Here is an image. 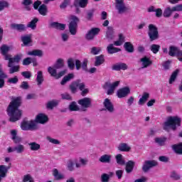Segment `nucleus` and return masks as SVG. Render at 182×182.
Listing matches in <instances>:
<instances>
[{"mask_svg": "<svg viewBox=\"0 0 182 182\" xmlns=\"http://www.w3.org/2000/svg\"><path fill=\"white\" fill-rule=\"evenodd\" d=\"M171 178H173V180H180L181 178V176L177 173L176 171H173L171 173Z\"/></svg>", "mask_w": 182, "mask_h": 182, "instance_id": "obj_61", "label": "nucleus"}, {"mask_svg": "<svg viewBox=\"0 0 182 182\" xmlns=\"http://www.w3.org/2000/svg\"><path fill=\"white\" fill-rule=\"evenodd\" d=\"M150 97V94L149 92H144L142 97L139 99V105L140 106H143L144 103H146L148 99Z\"/></svg>", "mask_w": 182, "mask_h": 182, "instance_id": "obj_28", "label": "nucleus"}, {"mask_svg": "<svg viewBox=\"0 0 182 182\" xmlns=\"http://www.w3.org/2000/svg\"><path fill=\"white\" fill-rule=\"evenodd\" d=\"M177 52H178V48L173 46H171L169 47V51H168L169 56H176Z\"/></svg>", "mask_w": 182, "mask_h": 182, "instance_id": "obj_45", "label": "nucleus"}, {"mask_svg": "<svg viewBox=\"0 0 182 182\" xmlns=\"http://www.w3.org/2000/svg\"><path fill=\"white\" fill-rule=\"evenodd\" d=\"M70 23L68 26L70 33L71 35H75L77 32V23H79V18L74 15H70L69 16Z\"/></svg>", "mask_w": 182, "mask_h": 182, "instance_id": "obj_4", "label": "nucleus"}, {"mask_svg": "<svg viewBox=\"0 0 182 182\" xmlns=\"http://www.w3.org/2000/svg\"><path fill=\"white\" fill-rule=\"evenodd\" d=\"M124 36L123 34L120 33L119 34V39L117 41L114 42V46H122V43H124Z\"/></svg>", "mask_w": 182, "mask_h": 182, "instance_id": "obj_39", "label": "nucleus"}, {"mask_svg": "<svg viewBox=\"0 0 182 182\" xmlns=\"http://www.w3.org/2000/svg\"><path fill=\"white\" fill-rule=\"evenodd\" d=\"M178 72H180L178 70H176L171 75V77L169 79V84L171 85L174 83L176 81V79H177V76L178 75Z\"/></svg>", "mask_w": 182, "mask_h": 182, "instance_id": "obj_46", "label": "nucleus"}, {"mask_svg": "<svg viewBox=\"0 0 182 182\" xmlns=\"http://www.w3.org/2000/svg\"><path fill=\"white\" fill-rule=\"evenodd\" d=\"M27 54L29 56H38L40 58L43 56V52L41 50H33L32 51H28Z\"/></svg>", "mask_w": 182, "mask_h": 182, "instance_id": "obj_32", "label": "nucleus"}, {"mask_svg": "<svg viewBox=\"0 0 182 182\" xmlns=\"http://www.w3.org/2000/svg\"><path fill=\"white\" fill-rule=\"evenodd\" d=\"M50 25L51 28H55V29H58L59 31H65L66 28V24L58 22H52Z\"/></svg>", "mask_w": 182, "mask_h": 182, "instance_id": "obj_24", "label": "nucleus"}, {"mask_svg": "<svg viewBox=\"0 0 182 182\" xmlns=\"http://www.w3.org/2000/svg\"><path fill=\"white\" fill-rule=\"evenodd\" d=\"M172 149L177 154H182V143L173 145Z\"/></svg>", "mask_w": 182, "mask_h": 182, "instance_id": "obj_40", "label": "nucleus"}, {"mask_svg": "<svg viewBox=\"0 0 182 182\" xmlns=\"http://www.w3.org/2000/svg\"><path fill=\"white\" fill-rule=\"evenodd\" d=\"M148 36L150 42L153 41H157L160 36L159 35V29L154 24H149L148 26Z\"/></svg>", "mask_w": 182, "mask_h": 182, "instance_id": "obj_5", "label": "nucleus"}, {"mask_svg": "<svg viewBox=\"0 0 182 182\" xmlns=\"http://www.w3.org/2000/svg\"><path fill=\"white\" fill-rule=\"evenodd\" d=\"M9 168H11V166H6L5 165L0 166V176L1 178L6 177V173H8Z\"/></svg>", "mask_w": 182, "mask_h": 182, "instance_id": "obj_26", "label": "nucleus"}, {"mask_svg": "<svg viewBox=\"0 0 182 182\" xmlns=\"http://www.w3.org/2000/svg\"><path fill=\"white\" fill-rule=\"evenodd\" d=\"M156 166H157V162L154 160L145 161L142 166V171L144 173H149L150 168H153V167H156Z\"/></svg>", "mask_w": 182, "mask_h": 182, "instance_id": "obj_11", "label": "nucleus"}, {"mask_svg": "<svg viewBox=\"0 0 182 182\" xmlns=\"http://www.w3.org/2000/svg\"><path fill=\"white\" fill-rule=\"evenodd\" d=\"M21 129L24 131H33L38 130L39 127H38V124L36 122L31 120V121H23L21 125Z\"/></svg>", "mask_w": 182, "mask_h": 182, "instance_id": "obj_6", "label": "nucleus"}, {"mask_svg": "<svg viewBox=\"0 0 182 182\" xmlns=\"http://www.w3.org/2000/svg\"><path fill=\"white\" fill-rule=\"evenodd\" d=\"M28 146H29L30 150H31V151H38V150L41 149V144H39L36 142L29 143Z\"/></svg>", "mask_w": 182, "mask_h": 182, "instance_id": "obj_37", "label": "nucleus"}, {"mask_svg": "<svg viewBox=\"0 0 182 182\" xmlns=\"http://www.w3.org/2000/svg\"><path fill=\"white\" fill-rule=\"evenodd\" d=\"M104 107L105 110L109 112V113H114V105H113V103L109 100V98H107L103 102Z\"/></svg>", "mask_w": 182, "mask_h": 182, "instance_id": "obj_14", "label": "nucleus"}, {"mask_svg": "<svg viewBox=\"0 0 182 182\" xmlns=\"http://www.w3.org/2000/svg\"><path fill=\"white\" fill-rule=\"evenodd\" d=\"M14 150L18 154L23 153L25 151V146L22 144H18L14 147Z\"/></svg>", "mask_w": 182, "mask_h": 182, "instance_id": "obj_49", "label": "nucleus"}, {"mask_svg": "<svg viewBox=\"0 0 182 182\" xmlns=\"http://www.w3.org/2000/svg\"><path fill=\"white\" fill-rule=\"evenodd\" d=\"M22 4L24 5L26 11H31V6L29 5H32V0H23Z\"/></svg>", "mask_w": 182, "mask_h": 182, "instance_id": "obj_52", "label": "nucleus"}, {"mask_svg": "<svg viewBox=\"0 0 182 182\" xmlns=\"http://www.w3.org/2000/svg\"><path fill=\"white\" fill-rule=\"evenodd\" d=\"M67 168L69 171H73L75 170V162L72 159L68 161Z\"/></svg>", "mask_w": 182, "mask_h": 182, "instance_id": "obj_51", "label": "nucleus"}, {"mask_svg": "<svg viewBox=\"0 0 182 182\" xmlns=\"http://www.w3.org/2000/svg\"><path fill=\"white\" fill-rule=\"evenodd\" d=\"M69 109L70 112H77L80 110V108L77 106V104H76L75 102H73L69 105Z\"/></svg>", "mask_w": 182, "mask_h": 182, "instance_id": "obj_47", "label": "nucleus"}, {"mask_svg": "<svg viewBox=\"0 0 182 182\" xmlns=\"http://www.w3.org/2000/svg\"><path fill=\"white\" fill-rule=\"evenodd\" d=\"M21 41L24 46H29V43H32V34L21 36Z\"/></svg>", "mask_w": 182, "mask_h": 182, "instance_id": "obj_22", "label": "nucleus"}, {"mask_svg": "<svg viewBox=\"0 0 182 182\" xmlns=\"http://www.w3.org/2000/svg\"><path fill=\"white\" fill-rule=\"evenodd\" d=\"M134 168V161H129L126 164V168L125 170L127 173H130L132 171H133V169Z\"/></svg>", "mask_w": 182, "mask_h": 182, "instance_id": "obj_33", "label": "nucleus"}, {"mask_svg": "<svg viewBox=\"0 0 182 182\" xmlns=\"http://www.w3.org/2000/svg\"><path fill=\"white\" fill-rule=\"evenodd\" d=\"M75 77V75L73 73H70L68 75H65L63 80L60 82V85H66V83H68V82H70V80H72V79H73Z\"/></svg>", "mask_w": 182, "mask_h": 182, "instance_id": "obj_29", "label": "nucleus"}, {"mask_svg": "<svg viewBox=\"0 0 182 182\" xmlns=\"http://www.w3.org/2000/svg\"><path fill=\"white\" fill-rule=\"evenodd\" d=\"M75 68L77 70H80V68H82V70L87 72V59H85L82 63L79 60H76Z\"/></svg>", "mask_w": 182, "mask_h": 182, "instance_id": "obj_16", "label": "nucleus"}, {"mask_svg": "<svg viewBox=\"0 0 182 182\" xmlns=\"http://www.w3.org/2000/svg\"><path fill=\"white\" fill-rule=\"evenodd\" d=\"M115 8L119 14H126L130 11V7L124 4V0H115Z\"/></svg>", "mask_w": 182, "mask_h": 182, "instance_id": "obj_7", "label": "nucleus"}, {"mask_svg": "<svg viewBox=\"0 0 182 182\" xmlns=\"http://www.w3.org/2000/svg\"><path fill=\"white\" fill-rule=\"evenodd\" d=\"M19 82V78H18V76L15 75L13 77H9L7 80V83H9L10 85H16Z\"/></svg>", "mask_w": 182, "mask_h": 182, "instance_id": "obj_50", "label": "nucleus"}, {"mask_svg": "<svg viewBox=\"0 0 182 182\" xmlns=\"http://www.w3.org/2000/svg\"><path fill=\"white\" fill-rule=\"evenodd\" d=\"M78 105L82 108V112H86L88 107H92V99L90 97H85L78 100Z\"/></svg>", "mask_w": 182, "mask_h": 182, "instance_id": "obj_10", "label": "nucleus"}, {"mask_svg": "<svg viewBox=\"0 0 182 182\" xmlns=\"http://www.w3.org/2000/svg\"><path fill=\"white\" fill-rule=\"evenodd\" d=\"M89 2V0H74L73 5L76 8V12L77 14H80V8H86L87 6V4Z\"/></svg>", "mask_w": 182, "mask_h": 182, "instance_id": "obj_13", "label": "nucleus"}, {"mask_svg": "<svg viewBox=\"0 0 182 182\" xmlns=\"http://www.w3.org/2000/svg\"><path fill=\"white\" fill-rule=\"evenodd\" d=\"M0 50L1 52V55L4 57V60H9L7 66L9 68V75H14V73L19 72V70H21V66H19V65H14V63L18 64L21 62L23 56L22 53L16 54L12 57V55L8 54V52H9V46L6 45L1 46Z\"/></svg>", "mask_w": 182, "mask_h": 182, "instance_id": "obj_1", "label": "nucleus"}, {"mask_svg": "<svg viewBox=\"0 0 182 182\" xmlns=\"http://www.w3.org/2000/svg\"><path fill=\"white\" fill-rule=\"evenodd\" d=\"M21 75L23 77H25V79H31V77H32V73H31V72L29 71L22 72Z\"/></svg>", "mask_w": 182, "mask_h": 182, "instance_id": "obj_63", "label": "nucleus"}, {"mask_svg": "<svg viewBox=\"0 0 182 182\" xmlns=\"http://www.w3.org/2000/svg\"><path fill=\"white\" fill-rule=\"evenodd\" d=\"M172 8L173 12H182V4H178Z\"/></svg>", "mask_w": 182, "mask_h": 182, "instance_id": "obj_64", "label": "nucleus"}, {"mask_svg": "<svg viewBox=\"0 0 182 182\" xmlns=\"http://www.w3.org/2000/svg\"><path fill=\"white\" fill-rule=\"evenodd\" d=\"M94 14H95V10L92 9L88 11L85 16V19H87V21H93Z\"/></svg>", "mask_w": 182, "mask_h": 182, "instance_id": "obj_54", "label": "nucleus"}, {"mask_svg": "<svg viewBox=\"0 0 182 182\" xmlns=\"http://www.w3.org/2000/svg\"><path fill=\"white\" fill-rule=\"evenodd\" d=\"M107 51L109 55H113V53L122 51V49L114 47V44H109L107 47Z\"/></svg>", "mask_w": 182, "mask_h": 182, "instance_id": "obj_21", "label": "nucleus"}, {"mask_svg": "<svg viewBox=\"0 0 182 182\" xmlns=\"http://www.w3.org/2000/svg\"><path fill=\"white\" fill-rule=\"evenodd\" d=\"M99 32H100V28H91L85 35V39L87 41H93L95 39V36L99 35Z\"/></svg>", "mask_w": 182, "mask_h": 182, "instance_id": "obj_12", "label": "nucleus"}, {"mask_svg": "<svg viewBox=\"0 0 182 182\" xmlns=\"http://www.w3.org/2000/svg\"><path fill=\"white\" fill-rule=\"evenodd\" d=\"M150 50H151L156 55V53H158L159 50H160V45L152 44L150 46Z\"/></svg>", "mask_w": 182, "mask_h": 182, "instance_id": "obj_55", "label": "nucleus"}, {"mask_svg": "<svg viewBox=\"0 0 182 182\" xmlns=\"http://www.w3.org/2000/svg\"><path fill=\"white\" fill-rule=\"evenodd\" d=\"M85 86L86 85L85 82H82L80 80H77L70 85V90L71 93H76V92H77V87L80 90H83Z\"/></svg>", "mask_w": 182, "mask_h": 182, "instance_id": "obj_8", "label": "nucleus"}, {"mask_svg": "<svg viewBox=\"0 0 182 182\" xmlns=\"http://www.w3.org/2000/svg\"><path fill=\"white\" fill-rule=\"evenodd\" d=\"M105 63V55H100L95 58V66H100Z\"/></svg>", "mask_w": 182, "mask_h": 182, "instance_id": "obj_35", "label": "nucleus"}, {"mask_svg": "<svg viewBox=\"0 0 182 182\" xmlns=\"http://www.w3.org/2000/svg\"><path fill=\"white\" fill-rule=\"evenodd\" d=\"M130 95V88L129 87H124L123 88H121L117 90V96L119 99H122V97H126V96Z\"/></svg>", "mask_w": 182, "mask_h": 182, "instance_id": "obj_15", "label": "nucleus"}, {"mask_svg": "<svg viewBox=\"0 0 182 182\" xmlns=\"http://www.w3.org/2000/svg\"><path fill=\"white\" fill-rule=\"evenodd\" d=\"M48 120H49V119L45 114H38L36 117L35 122L37 124L38 123L45 124V123H48Z\"/></svg>", "mask_w": 182, "mask_h": 182, "instance_id": "obj_17", "label": "nucleus"}, {"mask_svg": "<svg viewBox=\"0 0 182 182\" xmlns=\"http://www.w3.org/2000/svg\"><path fill=\"white\" fill-rule=\"evenodd\" d=\"M38 21L39 19H38L37 18H33L31 21H30L27 24V28H31V29H33V30L36 29V23H38Z\"/></svg>", "mask_w": 182, "mask_h": 182, "instance_id": "obj_41", "label": "nucleus"}, {"mask_svg": "<svg viewBox=\"0 0 182 182\" xmlns=\"http://www.w3.org/2000/svg\"><path fill=\"white\" fill-rule=\"evenodd\" d=\"M9 5L6 1H0V11H4L5 8H8Z\"/></svg>", "mask_w": 182, "mask_h": 182, "instance_id": "obj_60", "label": "nucleus"}, {"mask_svg": "<svg viewBox=\"0 0 182 182\" xmlns=\"http://www.w3.org/2000/svg\"><path fill=\"white\" fill-rule=\"evenodd\" d=\"M8 77V75H6L4 70H2V67L0 65V89H2L4 86H5V79Z\"/></svg>", "mask_w": 182, "mask_h": 182, "instance_id": "obj_20", "label": "nucleus"}, {"mask_svg": "<svg viewBox=\"0 0 182 182\" xmlns=\"http://www.w3.org/2000/svg\"><path fill=\"white\" fill-rule=\"evenodd\" d=\"M56 69L57 68H55V67L54 68L48 67V73H50V76H52L53 77H55V79H56V76L58 75Z\"/></svg>", "mask_w": 182, "mask_h": 182, "instance_id": "obj_53", "label": "nucleus"}, {"mask_svg": "<svg viewBox=\"0 0 182 182\" xmlns=\"http://www.w3.org/2000/svg\"><path fill=\"white\" fill-rule=\"evenodd\" d=\"M21 103V97H17L10 102L7 109L8 114L10 117L9 121L13 123L18 122L22 116V111L19 109Z\"/></svg>", "mask_w": 182, "mask_h": 182, "instance_id": "obj_2", "label": "nucleus"}, {"mask_svg": "<svg viewBox=\"0 0 182 182\" xmlns=\"http://www.w3.org/2000/svg\"><path fill=\"white\" fill-rule=\"evenodd\" d=\"M47 140L50 142L52 143L53 144H60V141L58 139H55L50 136H47Z\"/></svg>", "mask_w": 182, "mask_h": 182, "instance_id": "obj_62", "label": "nucleus"}, {"mask_svg": "<svg viewBox=\"0 0 182 182\" xmlns=\"http://www.w3.org/2000/svg\"><path fill=\"white\" fill-rule=\"evenodd\" d=\"M38 12L40 15L46 16L48 15V6L46 4H42L38 8Z\"/></svg>", "mask_w": 182, "mask_h": 182, "instance_id": "obj_31", "label": "nucleus"}, {"mask_svg": "<svg viewBox=\"0 0 182 182\" xmlns=\"http://www.w3.org/2000/svg\"><path fill=\"white\" fill-rule=\"evenodd\" d=\"M106 38H107V39H109L110 41H112V39L114 38V30H113L112 27H107Z\"/></svg>", "mask_w": 182, "mask_h": 182, "instance_id": "obj_30", "label": "nucleus"}, {"mask_svg": "<svg viewBox=\"0 0 182 182\" xmlns=\"http://www.w3.org/2000/svg\"><path fill=\"white\" fill-rule=\"evenodd\" d=\"M173 12H174V11H173V7L172 9L170 6L166 7L164 11V18H170Z\"/></svg>", "mask_w": 182, "mask_h": 182, "instance_id": "obj_44", "label": "nucleus"}, {"mask_svg": "<svg viewBox=\"0 0 182 182\" xmlns=\"http://www.w3.org/2000/svg\"><path fill=\"white\" fill-rule=\"evenodd\" d=\"M68 66L72 70L75 69V60H73V58H69L68 60Z\"/></svg>", "mask_w": 182, "mask_h": 182, "instance_id": "obj_59", "label": "nucleus"}, {"mask_svg": "<svg viewBox=\"0 0 182 182\" xmlns=\"http://www.w3.org/2000/svg\"><path fill=\"white\" fill-rule=\"evenodd\" d=\"M124 48L127 52H129V53H133V52H134V47L130 42H126L124 44Z\"/></svg>", "mask_w": 182, "mask_h": 182, "instance_id": "obj_34", "label": "nucleus"}, {"mask_svg": "<svg viewBox=\"0 0 182 182\" xmlns=\"http://www.w3.org/2000/svg\"><path fill=\"white\" fill-rule=\"evenodd\" d=\"M53 176H54L56 180H62L64 178L63 174L59 173V171L57 168L53 170Z\"/></svg>", "mask_w": 182, "mask_h": 182, "instance_id": "obj_43", "label": "nucleus"}, {"mask_svg": "<svg viewBox=\"0 0 182 182\" xmlns=\"http://www.w3.org/2000/svg\"><path fill=\"white\" fill-rule=\"evenodd\" d=\"M119 85H120V81H116L113 83L107 82L105 83L103 87L104 89L107 90V95H109L110 96L113 95V93H114V90H116V87H117Z\"/></svg>", "mask_w": 182, "mask_h": 182, "instance_id": "obj_9", "label": "nucleus"}, {"mask_svg": "<svg viewBox=\"0 0 182 182\" xmlns=\"http://www.w3.org/2000/svg\"><path fill=\"white\" fill-rule=\"evenodd\" d=\"M112 69V70H117V72H119L120 70H127L128 66L127 64L124 63H119L113 65Z\"/></svg>", "mask_w": 182, "mask_h": 182, "instance_id": "obj_18", "label": "nucleus"}, {"mask_svg": "<svg viewBox=\"0 0 182 182\" xmlns=\"http://www.w3.org/2000/svg\"><path fill=\"white\" fill-rule=\"evenodd\" d=\"M116 160H117V164H119L120 166H124L125 162H124V159H123V155L122 154H117L116 156Z\"/></svg>", "mask_w": 182, "mask_h": 182, "instance_id": "obj_48", "label": "nucleus"}, {"mask_svg": "<svg viewBox=\"0 0 182 182\" xmlns=\"http://www.w3.org/2000/svg\"><path fill=\"white\" fill-rule=\"evenodd\" d=\"M180 126H181V118L177 116L169 117L164 124V130L170 132V129H171L175 132L177 130V127H180Z\"/></svg>", "mask_w": 182, "mask_h": 182, "instance_id": "obj_3", "label": "nucleus"}, {"mask_svg": "<svg viewBox=\"0 0 182 182\" xmlns=\"http://www.w3.org/2000/svg\"><path fill=\"white\" fill-rule=\"evenodd\" d=\"M99 161H100V163L109 164L112 161V155L104 154L100 157Z\"/></svg>", "mask_w": 182, "mask_h": 182, "instance_id": "obj_27", "label": "nucleus"}, {"mask_svg": "<svg viewBox=\"0 0 182 182\" xmlns=\"http://www.w3.org/2000/svg\"><path fill=\"white\" fill-rule=\"evenodd\" d=\"M100 50H102V48L100 47H92L90 52L92 55H99V53H100Z\"/></svg>", "mask_w": 182, "mask_h": 182, "instance_id": "obj_58", "label": "nucleus"}, {"mask_svg": "<svg viewBox=\"0 0 182 182\" xmlns=\"http://www.w3.org/2000/svg\"><path fill=\"white\" fill-rule=\"evenodd\" d=\"M45 78H43V72L38 71L36 82H37L38 86H41L43 83Z\"/></svg>", "mask_w": 182, "mask_h": 182, "instance_id": "obj_25", "label": "nucleus"}, {"mask_svg": "<svg viewBox=\"0 0 182 182\" xmlns=\"http://www.w3.org/2000/svg\"><path fill=\"white\" fill-rule=\"evenodd\" d=\"M64 63H63V60L62 58H59L56 63L54 65L55 69H60L63 68Z\"/></svg>", "mask_w": 182, "mask_h": 182, "instance_id": "obj_56", "label": "nucleus"}, {"mask_svg": "<svg viewBox=\"0 0 182 182\" xmlns=\"http://www.w3.org/2000/svg\"><path fill=\"white\" fill-rule=\"evenodd\" d=\"M132 148L126 143L119 144L118 146V150H119V151H129Z\"/></svg>", "mask_w": 182, "mask_h": 182, "instance_id": "obj_36", "label": "nucleus"}, {"mask_svg": "<svg viewBox=\"0 0 182 182\" xmlns=\"http://www.w3.org/2000/svg\"><path fill=\"white\" fill-rule=\"evenodd\" d=\"M11 29H14V31H18V32H25L26 31L25 24L11 23Z\"/></svg>", "mask_w": 182, "mask_h": 182, "instance_id": "obj_19", "label": "nucleus"}, {"mask_svg": "<svg viewBox=\"0 0 182 182\" xmlns=\"http://www.w3.org/2000/svg\"><path fill=\"white\" fill-rule=\"evenodd\" d=\"M58 103L59 102H58V100L49 101L46 105V107H47V109L52 110L53 109V107H56V106H58Z\"/></svg>", "mask_w": 182, "mask_h": 182, "instance_id": "obj_42", "label": "nucleus"}, {"mask_svg": "<svg viewBox=\"0 0 182 182\" xmlns=\"http://www.w3.org/2000/svg\"><path fill=\"white\" fill-rule=\"evenodd\" d=\"M140 61L142 63L141 69H144L146 68H149V66H151V64L153 63L151 60H150V58L147 57H144L141 58Z\"/></svg>", "mask_w": 182, "mask_h": 182, "instance_id": "obj_23", "label": "nucleus"}, {"mask_svg": "<svg viewBox=\"0 0 182 182\" xmlns=\"http://www.w3.org/2000/svg\"><path fill=\"white\" fill-rule=\"evenodd\" d=\"M166 140H167V138H166V137L155 139L156 143H158L159 144V146H164V144H166Z\"/></svg>", "mask_w": 182, "mask_h": 182, "instance_id": "obj_57", "label": "nucleus"}, {"mask_svg": "<svg viewBox=\"0 0 182 182\" xmlns=\"http://www.w3.org/2000/svg\"><path fill=\"white\" fill-rule=\"evenodd\" d=\"M110 176H114V173L113 172H109L107 173H102L101 176V181L102 182H109V180L110 178Z\"/></svg>", "mask_w": 182, "mask_h": 182, "instance_id": "obj_38", "label": "nucleus"}]
</instances>
